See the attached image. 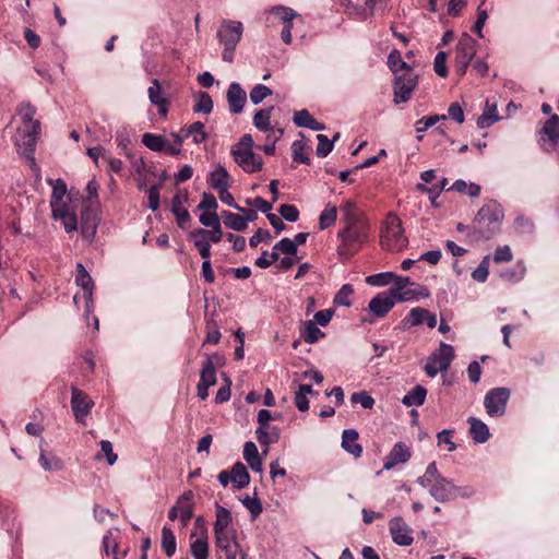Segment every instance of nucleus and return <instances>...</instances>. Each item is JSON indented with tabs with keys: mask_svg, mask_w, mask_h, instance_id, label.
<instances>
[{
	"mask_svg": "<svg viewBox=\"0 0 559 559\" xmlns=\"http://www.w3.org/2000/svg\"><path fill=\"white\" fill-rule=\"evenodd\" d=\"M343 223L344 227L337 231L341 243L336 251L341 258L349 259L368 241L370 224L365 215L352 210L344 214Z\"/></svg>",
	"mask_w": 559,
	"mask_h": 559,
	"instance_id": "obj_1",
	"label": "nucleus"
},
{
	"mask_svg": "<svg viewBox=\"0 0 559 559\" xmlns=\"http://www.w3.org/2000/svg\"><path fill=\"white\" fill-rule=\"evenodd\" d=\"M504 217L503 210L496 201H489L477 212L473 222V233L477 239L488 240L500 231Z\"/></svg>",
	"mask_w": 559,
	"mask_h": 559,
	"instance_id": "obj_2",
	"label": "nucleus"
},
{
	"mask_svg": "<svg viewBox=\"0 0 559 559\" xmlns=\"http://www.w3.org/2000/svg\"><path fill=\"white\" fill-rule=\"evenodd\" d=\"M16 115L20 116L23 127L17 129L15 143L23 147L25 154H32L40 132V122L34 119L36 108L29 103H22L16 108Z\"/></svg>",
	"mask_w": 559,
	"mask_h": 559,
	"instance_id": "obj_3",
	"label": "nucleus"
},
{
	"mask_svg": "<svg viewBox=\"0 0 559 559\" xmlns=\"http://www.w3.org/2000/svg\"><path fill=\"white\" fill-rule=\"evenodd\" d=\"M254 141L251 134H243L231 147L235 163L247 174L260 171L263 168V159L253 152Z\"/></svg>",
	"mask_w": 559,
	"mask_h": 559,
	"instance_id": "obj_4",
	"label": "nucleus"
},
{
	"mask_svg": "<svg viewBox=\"0 0 559 559\" xmlns=\"http://www.w3.org/2000/svg\"><path fill=\"white\" fill-rule=\"evenodd\" d=\"M380 246L391 252H400L407 246V238L404 235L402 221L390 212L386 214L380 231Z\"/></svg>",
	"mask_w": 559,
	"mask_h": 559,
	"instance_id": "obj_5",
	"label": "nucleus"
},
{
	"mask_svg": "<svg viewBox=\"0 0 559 559\" xmlns=\"http://www.w3.org/2000/svg\"><path fill=\"white\" fill-rule=\"evenodd\" d=\"M454 358V349L451 345L441 342L439 348L430 354L424 367L428 377H436L438 372L447 371Z\"/></svg>",
	"mask_w": 559,
	"mask_h": 559,
	"instance_id": "obj_6",
	"label": "nucleus"
},
{
	"mask_svg": "<svg viewBox=\"0 0 559 559\" xmlns=\"http://www.w3.org/2000/svg\"><path fill=\"white\" fill-rule=\"evenodd\" d=\"M477 41L468 34L462 35L454 51V69L462 76L475 57Z\"/></svg>",
	"mask_w": 559,
	"mask_h": 559,
	"instance_id": "obj_7",
	"label": "nucleus"
},
{
	"mask_svg": "<svg viewBox=\"0 0 559 559\" xmlns=\"http://www.w3.org/2000/svg\"><path fill=\"white\" fill-rule=\"evenodd\" d=\"M417 86V75L413 71L405 72L404 74H395L393 91L394 104L406 103L412 98L413 92Z\"/></svg>",
	"mask_w": 559,
	"mask_h": 559,
	"instance_id": "obj_8",
	"label": "nucleus"
},
{
	"mask_svg": "<svg viewBox=\"0 0 559 559\" xmlns=\"http://www.w3.org/2000/svg\"><path fill=\"white\" fill-rule=\"evenodd\" d=\"M510 391L507 388H495L487 392L484 405L490 417H500L504 414Z\"/></svg>",
	"mask_w": 559,
	"mask_h": 559,
	"instance_id": "obj_9",
	"label": "nucleus"
},
{
	"mask_svg": "<svg viewBox=\"0 0 559 559\" xmlns=\"http://www.w3.org/2000/svg\"><path fill=\"white\" fill-rule=\"evenodd\" d=\"M214 534L216 546L225 551L227 559H246L245 552L239 549L237 544L236 531L234 528L215 531Z\"/></svg>",
	"mask_w": 559,
	"mask_h": 559,
	"instance_id": "obj_10",
	"label": "nucleus"
},
{
	"mask_svg": "<svg viewBox=\"0 0 559 559\" xmlns=\"http://www.w3.org/2000/svg\"><path fill=\"white\" fill-rule=\"evenodd\" d=\"M94 402L82 390L72 386L71 389V408L73 415L79 423H84L85 417L90 414Z\"/></svg>",
	"mask_w": 559,
	"mask_h": 559,
	"instance_id": "obj_11",
	"label": "nucleus"
},
{
	"mask_svg": "<svg viewBox=\"0 0 559 559\" xmlns=\"http://www.w3.org/2000/svg\"><path fill=\"white\" fill-rule=\"evenodd\" d=\"M99 223V213L96 207L85 205L81 213L80 230L82 236L88 241L96 235Z\"/></svg>",
	"mask_w": 559,
	"mask_h": 559,
	"instance_id": "obj_12",
	"label": "nucleus"
},
{
	"mask_svg": "<svg viewBox=\"0 0 559 559\" xmlns=\"http://www.w3.org/2000/svg\"><path fill=\"white\" fill-rule=\"evenodd\" d=\"M242 24L237 21H224L217 32V37L224 46H237L242 36Z\"/></svg>",
	"mask_w": 559,
	"mask_h": 559,
	"instance_id": "obj_13",
	"label": "nucleus"
},
{
	"mask_svg": "<svg viewBox=\"0 0 559 559\" xmlns=\"http://www.w3.org/2000/svg\"><path fill=\"white\" fill-rule=\"evenodd\" d=\"M389 528L395 544L409 546L413 543L412 530L401 516L393 518L390 521Z\"/></svg>",
	"mask_w": 559,
	"mask_h": 559,
	"instance_id": "obj_14",
	"label": "nucleus"
},
{
	"mask_svg": "<svg viewBox=\"0 0 559 559\" xmlns=\"http://www.w3.org/2000/svg\"><path fill=\"white\" fill-rule=\"evenodd\" d=\"M457 487L451 481L443 478H437L433 484L429 486L430 495L438 501H449L457 497Z\"/></svg>",
	"mask_w": 559,
	"mask_h": 559,
	"instance_id": "obj_15",
	"label": "nucleus"
},
{
	"mask_svg": "<svg viewBox=\"0 0 559 559\" xmlns=\"http://www.w3.org/2000/svg\"><path fill=\"white\" fill-rule=\"evenodd\" d=\"M395 305L393 296L389 292L377 294L369 302V311L377 318H383Z\"/></svg>",
	"mask_w": 559,
	"mask_h": 559,
	"instance_id": "obj_16",
	"label": "nucleus"
},
{
	"mask_svg": "<svg viewBox=\"0 0 559 559\" xmlns=\"http://www.w3.org/2000/svg\"><path fill=\"white\" fill-rule=\"evenodd\" d=\"M409 459V448L403 442H397L393 445L390 453L384 457L383 469L390 471L397 464L406 463Z\"/></svg>",
	"mask_w": 559,
	"mask_h": 559,
	"instance_id": "obj_17",
	"label": "nucleus"
},
{
	"mask_svg": "<svg viewBox=\"0 0 559 559\" xmlns=\"http://www.w3.org/2000/svg\"><path fill=\"white\" fill-rule=\"evenodd\" d=\"M188 201V194L185 192H177L171 200V212L176 217L177 225L180 228H186L190 222V214L185 207V203Z\"/></svg>",
	"mask_w": 559,
	"mask_h": 559,
	"instance_id": "obj_18",
	"label": "nucleus"
},
{
	"mask_svg": "<svg viewBox=\"0 0 559 559\" xmlns=\"http://www.w3.org/2000/svg\"><path fill=\"white\" fill-rule=\"evenodd\" d=\"M227 102L233 114H240L247 102V94L239 83L233 82L227 90Z\"/></svg>",
	"mask_w": 559,
	"mask_h": 559,
	"instance_id": "obj_19",
	"label": "nucleus"
},
{
	"mask_svg": "<svg viewBox=\"0 0 559 559\" xmlns=\"http://www.w3.org/2000/svg\"><path fill=\"white\" fill-rule=\"evenodd\" d=\"M248 217L245 218L243 216L239 214H235L228 211H223L221 216L224 222V224L236 231H242L247 229L248 227V219H253L255 217V213L253 211L248 210L247 211Z\"/></svg>",
	"mask_w": 559,
	"mask_h": 559,
	"instance_id": "obj_20",
	"label": "nucleus"
},
{
	"mask_svg": "<svg viewBox=\"0 0 559 559\" xmlns=\"http://www.w3.org/2000/svg\"><path fill=\"white\" fill-rule=\"evenodd\" d=\"M194 495L191 490L185 491L178 498L179 519L182 526H187L193 516V502Z\"/></svg>",
	"mask_w": 559,
	"mask_h": 559,
	"instance_id": "obj_21",
	"label": "nucleus"
},
{
	"mask_svg": "<svg viewBox=\"0 0 559 559\" xmlns=\"http://www.w3.org/2000/svg\"><path fill=\"white\" fill-rule=\"evenodd\" d=\"M75 283L83 289L84 297L86 299V306L90 307V304L92 302L94 283L82 263L76 264Z\"/></svg>",
	"mask_w": 559,
	"mask_h": 559,
	"instance_id": "obj_22",
	"label": "nucleus"
},
{
	"mask_svg": "<svg viewBox=\"0 0 559 559\" xmlns=\"http://www.w3.org/2000/svg\"><path fill=\"white\" fill-rule=\"evenodd\" d=\"M275 109L274 106L258 110L252 119L253 126L262 132H272L278 128L277 123H272V112Z\"/></svg>",
	"mask_w": 559,
	"mask_h": 559,
	"instance_id": "obj_23",
	"label": "nucleus"
},
{
	"mask_svg": "<svg viewBox=\"0 0 559 559\" xmlns=\"http://www.w3.org/2000/svg\"><path fill=\"white\" fill-rule=\"evenodd\" d=\"M411 325H419L421 323H426L428 328L433 329L437 325V317L436 314L429 312L424 308H413L408 318Z\"/></svg>",
	"mask_w": 559,
	"mask_h": 559,
	"instance_id": "obj_24",
	"label": "nucleus"
},
{
	"mask_svg": "<svg viewBox=\"0 0 559 559\" xmlns=\"http://www.w3.org/2000/svg\"><path fill=\"white\" fill-rule=\"evenodd\" d=\"M358 432L355 429H345L342 435V448L356 459L361 456L362 448L357 443Z\"/></svg>",
	"mask_w": 559,
	"mask_h": 559,
	"instance_id": "obj_25",
	"label": "nucleus"
},
{
	"mask_svg": "<svg viewBox=\"0 0 559 559\" xmlns=\"http://www.w3.org/2000/svg\"><path fill=\"white\" fill-rule=\"evenodd\" d=\"M148 98L151 103L158 107V112L163 117L167 115V99L162 95V88L159 81L157 79H154L152 81L151 86L148 87Z\"/></svg>",
	"mask_w": 559,
	"mask_h": 559,
	"instance_id": "obj_26",
	"label": "nucleus"
},
{
	"mask_svg": "<svg viewBox=\"0 0 559 559\" xmlns=\"http://www.w3.org/2000/svg\"><path fill=\"white\" fill-rule=\"evenodd\" d=\"M467 421L469 424V433L476 443H484L489 439V429L485 423L475 417H468Z\"/></svg>",
	"mask_w": 559,
	"mask_h": 559,
	"instance_id": "obj_27",
	"label": "nucleus"
},
{
	"mask_svg": "<svg viewBox=\"0 0 559 559\" xmlns=\"http://www.w3.org/2000/svg\"><path fill=\"white\" fill-rule=\"evenodd\" d=\"M142 143L153 152H165L168 154L169 140L163 135L144 133L142 135Z\"/></svg>",
	"mask_w": 559,
	"mask_h": 559,
	"instance_id": "obj_28",
	"label": "nucleus"
},
{
	"mask_svg": "<svg viewBox=\"0 0 559 559\" xmlns=\"http://www.w3.org/2000/svg\"><path fill=\"white\" fill-rule=\"evenodd\" d=\"M51 212H52V217L55 219H60L62 222V225L67 233H71V231L78 229L76 215L74 213H70L67 210V206L53 209V210H51Z\"/></svg>",
	"mask_w": 559,
	"mask_h": 559,
	"instance_id": "obj_29",
	"label": "nucleus"
},
{
	"mask_svg": "<svg viewBox=\"0 0 559 559\" xmlns=\"http://www.w3.org/2000/svg\"><path fill=\"white\" fill-rule=\"evenodd\" d=\"M500 118L497 114V105L487 100L483 114L477 119V127L479 129H486L492 126Z\"/></svg>",
	"mask_w": 559,
	"mask_h": 559,
	"instance_id": "obj_30",
	"label": "nucleus"
},
{
	"mask_svg": "<svg viewBox=\"0 0 559 559\" xmlns=\"http://www.w3.org/2000/svg\"><path fill=\"white\" fill-rule=\"evenodd\" d=\"M199 383L212 386L216 383V369L210 355L202 362Z\"/></svg>",
	"mask_w": 559,
	"mask_h": 559,
	"instance_id": "obj_31",
	"label": "nucleus"
},
{
	"mask_svg": "<svg viewBox=\"0 0 559 559\" xmlns=\"http://www.w3.org/2000/svg\"><path fill=\"white\" fill-rule=\"evenodd\" d=\"M395 304L404 302L419 298H426L429 296V290L425 286H417L416 288H405L395 295H392Z\"/></svg>",
	"mask_w": 559,
	"mask_h": 559,
	"instance_id": "obj_32",
	"label": "nucleus"
},
{
	"mask_svg": "<svg viewBox=\"0 0 559 559\" xmlns=\"http://www.w3.org/2000/svg\"><path fill=\"white\" fill-rule=\"evenodd\" d=\"M231 481L237 489L245 488L250 483V475L241 462L234 464L230 471Z\"/></svg>",
	"mask_w": 559,
	"mask_h": 559,
	"instance_id": "obj_33",
	"label": "nucleus"
},
{
	"mask_svg": "<svg viewBox=\"0 0 559 559\" xmlns=\"http://www.w3.org/2000/svg\"><path fill=\"white\" fill-rule=\"evenodd\" d=\"M209 181L214 190L219 191L229 187V174L225 167L219 166L210 174Z\"/></svg>",
	"mask_w": 559,
	"mask_h": 559,
	"instance_id": "obj_34",
	"label": "nucleus"
},
{
	"mask_svg": "<svg viewBox=\"0 0 559 559\" xmlns=\"http://www.w3.org/2000/svg\"><path fill=\"white\" fill-rule=\"evenodd\" d=\"M190 552L194 559H207L209 558V544L206 531L201 533L199 538H195L190 544Z\"/></svg>",
	"mask_w": 559,
	"mask_h": 559,
	"instance_id": "obj_35",
	"label": "nucleus"
},
{
	"mask_svg": "<svg viewBox=\"0 0 559 559\" xmlns=\"http://www.w3.org/2000/svg\"><path fill=\"white\" fill-rule=\"evenodd\" d=\"M255 435L260 444L265 447L275 443L280 440V429L277 427H258L255 430Z\"/></svg>",
	"mask_w": 559,
	"mask_h": 559,
	"instance_id": "obj_36",
	"label": "nucleus"
},
{
	"mask_svg": "<svg viewBox=\"0 0 559 559\" xmlns=\"http://www.w3.org/2000/svg\"><path fill=\"white\" fill-rule=\"evenodd\" d=\"M215 515L216 521L214 523V532L215 531H226L233 530L231 525V513L226 508L216 503L215 506Z\"/></svg>",
	"mask_w": 559,
	"mask_h": 559,
	"instance_id": "obj_37",
	"label": "nucleus"
},
{
	"mask_svg": "<svg viewBox=\"0 0 559 559\" xmlns=\"http://www.w3.org/2000/svg\"><path fill=\"white\" fill-rule=\"evenodd\" d=\"M427 390L421 385H416L402 399V403L409 406H420L425 403Z\"/></svg>",
	"mask_w": 559,
	"mask_h": 559,
	"instance_id": "obj_38",
	"label": "nucleus"
},
{
	"mask_svg": "<svg viewBox=\"0 0 559 559\" xmlns=\"http://www.w3.org/2000/svg\"><path fill=\"white\" fill-rule=\"evenodd\" d=\"M526 266L522 261L515 263L512 269L501 272L500 277L508 283H516L524 278Z\"/></svg>",
	"mask_w": 559,
	"mask_h": 559,
	"instance_id": "obj_39",
	"label": "nucleus"
},
{
	"mask_svg": "<svg viewBox=\"0 0 559 559\" xmlns=\"http://www.w3.org/2000/svg\"><path fill=\"white\" fill-rule=\"evenodd\" d=\"M542 133L546 135L554 144L559 140V117L551 115L542 129Z\"/></svg>",
	"mask_w": 559,
	"mask_h": 559,
	"instance_id": "obj_40",
	"label": "nucleus"
},
{
	"mask_svg": "<svg viewBox=\"0 0 559 559\" xmlns=\"http://www.w3.org/2000/svg\"><path fill=\"white\" fill-rule=\"evenodd\" d=\"M313 321L309 320L304 323L301 336L308 344H313L324 336V333L317 326Z\"/></svg>",
	"mask_w": 559,
	"mask_h": 559,
	"instance_id": "obj_41",
	"label": "nucleus"
},
{
	"mask_svg": "<svg viewBox=\"0 0 559 559\" xmlns=\"http://www.w3.org/2000/svg\"><path fill=\"white\" fill-rule=\"evenodd\" d=\"M185 135L192 136L194 144H201L207 139V133L204 131V124L200 121L193 122L185 127Z\"/></svg>",
	"mask_w": 559,
	"mask_h": 559,
	"instance_id": "obj_42",
	"label": "nucleus"
},
{
	"mask_svg": "<svg viewBox=\"0 0 559 559\" xmlns=\"http://www.w3.org/2000/svg\"><path fill=\"white\" fill-rule=\"evenodd\" d=\"M66 193H67L66 183L61 179L56 180L52 186V194H51V200H50L51 210L61 207V206H66V204L63 203V198H64Z\"/></svg>",
	"mask_w": 559,
	"mask_h": 559,
	"instance_id": "obj_43",
	"label": "nucleus"
},
{
	"mask_svg": "<svg viewBox=\"0 0 559 559\" xmlns=\"http://www.w3.org/2000/svg\"><path fill=\"white\" fill-rule=\"evenodd\" d=\"M337 218V209L335 205L326 204L319 216V227L321 230L326 229L335 224Z\"/></svg>",
	"mask_w": 559,
	"mask_h": 559,
	"instance_id": "obj_44",
	"label": "nucleus"
},
{
	"mask_svg": "<svg viewBox=\"0 0 559 559\" xmlns=\"http://www.w3.org/2000/svg\"><path fill=\"white\" fill-rule=\"evenodd\" d=\"M190 237L191 238L203 237L209 242L212 241L214 243H217L222 240L223 231H222L221 225H217L215 227H211L210 230L202 229V228L194 229L193 231H191Z\"/></svg>",
	"mask_w": 559,
	"mask_h": 559,
	"instance_id": "obj_45",
	"label": "nucleus"
},
{
	"mask_svg": "<svg viewBox=\"0 0 559 559\" xmlns=\"http://www.w3.org/2000/svg\"><path fill=\"white\" fill-rule=\"evenodd\" d=\"M176 537L173 531L164 526L162 530V549L167 557H171L176 552Z\"/></svg>",
	"mask_w": 559,
	"mask_h": 559,
	"instance_id": "obj_46",
	"label": "nucleus"
},
{
	"mask_svg": "<svg viewBox=\"0 0 559 559\" xmlns=\"http://www.w3.org/2000/svg\"><path fill=\"white\" fill-rule=\"evenodd\" d=\"M388 66L394 74L401 70L405 72L412 71V68L402 59L401 52L397 49H393L389 53Z\"/></svg>",
	"mask_w": 559,
	"mask_h": 559,
	"instance_id": "obj_47",
	"label": "nucleus"
},
{
	"mask_svg": "<svg viewBox=\"0 0 559 559\" xmlns=\"http://www.w3.org/2000/svg\"><path fill=\"white\" fill-rule=\"evenodd\" d=\"M447 117L444 115H432L428 117H423L416 122V132L419 134L417 140L420 141L423 139L421 133L428 130V128L435 126L437 122L444 120Z\"/></svg>",
	"mask_w": 559,
	"mask_h": 559,
	"instance_id": "obj_48",
	"label": "nucleus"
},
{
	"mask_svg": "<svg viewBox=\"0 0 559 559\" xmlns=\"http://www.w3.org/2000/svg\"><path fill=\"white\" fill-rule=\"evenodd\" d=\"M205 328H206V337L205 343L217 344L221 340V332L217 322L213 318H207L205 313Z\"/></svg>",
	"mask_w": 559,
	"mask_h": 559,
	"instance_id": "obj_49",
	"label": "nucleus"
},
{
	"mask_svg": "<svg viewBox=\"0 0 559 559\" xmlns=\"http://www.w3.org/2000/svg\"><path fill=\"white\" fill-rule=\"evenodd\" d=\"M354 293V288L350 284H344L341 289L335 294L333 302L336 306L350 307V296Z\"/></svg>",
	"mask_w": 559,
	"mask_h": 559,
	"instance_id": "obj_50",
	"label": "nucleus"
},
{
	"mask_svg": "<svg viewBox=\"0 0 559 559\" xmlns=\"http://www.w3.org/2000/svg\"><path fill=\"white\" fill-rule=\"evenodd\" d=\"M100 444V452H98L95 455V460L100 461L103 459V455L106 457L107 463L109 465H114L117 462V454L114 452L112 444L108 440H102L99 442Z\"/></svg>",
	"mask_w": 559,
	"mask_h": 559,
	"instance_id": "obj_51",
	"label": "nucleus"
},
{
	"mask_svg": "<svg viewBox=\"0 0 559 559\" xmlns=\"http://www.w3.org/2000/svg\"><path fill=\"white\" fill-rule=\"evenodd\" d=\"M213 109V100L209 93L200 92L198 96V102L193 106L194 112H202L209 115Z\"/></svg>",
	"mask_w": 559,
	"mask_h": 559,
	"instance_id": "obj_52",
	"label": "nucleus"
},
{
	"mask_svg": "<svg viewBox=\"0 0 559 559\" xmlns=\"http://www.w3.org/2000/svg\"><path fill=\"white\" fill-rule=\"evenodd\" d=\"M396 275L392 272H383L366 277V283L371 286H385L393 282Z\"/></svg>",
	"mask_w": 559,
	"mask_h": 559,
	"instance_id": "obj_53",
	"label": "nucleus"
},
{
	"mask_svg": "<svg viewBox=\"0 0 559 559\" xmlns=\"http://www.w3.org/2000/svg\"><path fill=\"white\" fill-rule=\"evenodd\" d=\"M39 463L45 471H60L63 466V463L59 457L55 455L48 457L44 450L40 451Z\"/></svg>",
	"mask_w": 559,
	"mask_h": 559,
	"instance_id": "obj_54",
	"label": "nucleus"
},
{
	"mask_svg": "<svg viewBox=\"0 0 559 559\" xmlns=\"http://www.w3.org/2000/svg\"><path fill=\"white\" fill-rule=\"evenodd\" d=\"M437 478L443 477L438 473L436 463L432 462L427 466L425 474L418 478V484L423 487H429Z\"/></svg>",
	"mask_w": 559,
	"mask_h": 559,
	"instance_id": "obj_55",
	"label": "nucleus"
},
{
	"mask_svg": "<svg viewBox=\"0 0 559 559\" xmlns=\"http://www.w3.org/2000/svg\"><path fill=\"white\" fill-rule=\"evenodd\" d=\"M170 136L173 138V142L169 141L168 155H179L181 152L182 143L188 138L185 135V128H182L180 132H171Z\"/></svg>",
	"mask_w": 559,
	"mask_h": 559,
	"instance_id": "obj_56",
	"label": "nucleus"
},
{
	"mask_svg": "<svg viewBox=\"0 0 559 559\" xmlns=\"http://www.w3.org/2000/svg\"><path fill=\"white\" fill-rule=\"evenodd\" d=\"M270 95H272L271 88L263 84H257L250 92V100L253 105H258Z\"/></svg>",
	"mask_w": 559,
	"mask_h": 559,
	"instance_id": "obj_57",
	"label": "nucleus"
},
{
	"mask_svg": "<svg viewBox=\"0 0 559 559\" xmlns=\"http://www.w3.org/2000/svg\"><path fill=\"white\" fill-rule=\"evenodd\" d=\"M318 145L316 153L319 157H325L328 156L332 150H333V141H330V139L324 134H318L317 135Z\"/></svg>",
	"mask_w": 559,
	"mask_h": 559,
	"instance_id": "obj_58",
	"label": "nucleus"
},
{
	"mask_svg": "<svg viewBox=\"0 0 559 559\" xmlns=\"http://www.w3.org/2000/svg\"><path fill=\"white\" fill-rule=\"evenodd\" d=\"M271 12L276 15L282 22L283 24L285 22H289V20H295L297 17H300V15L294 11L293 9L290 8H286V7H274Z\"/></svg>",
	"mask_w": 559,
	"mask_h": 559,
	"instance_id": "obj_59",
	"label": "nucleus"
},
{
	"mask_svg": "<svg viewBox=\"0 0 559 559\" xmlns=\"http://www.w3.org/2000/svg\"><path fill=\"white\" fill-rule=\"evenodd\" d=\"M241 502L250 511L253 519L262 513V503L257 497L246 496Z\"/></svg>",
	"mask_w": 559,
	"mask_h": 559,
	"instance_id": "obj_60",
	"label": "nucleus"
},
{
	"mask_svg": "<svg viewBox=\"0 0 559 559\" xmlns=\"http://www.w3.org/2000/svg\"><path fill=\"white\" fill-rule=\"evenodd\" d=\"M352 403L360 404L364 408L370 409L374 405V399L367 392H355L350 396Z\"/></svg>",
	"mask_w": 559,
	"mask_h": 559,
	"instance_id": "obj_61",
	"label": "nucleus"
},
{
	"mask_svg": "<svg viewBox=\"0 0 559 559\" xmlns=\"http://www.w3.org/2000/svg\"><path fill=\"white\" fill-rule=\"evenodd\" d=\"M489 274V257H485L483 261L479 263L478 267L475 269L472 273V277L480 283L486 282Z\"/></svg>",
	"mask_w": 559,
	"mask_h": 559,
	"instance_id": "obj_62",
	"label": "nucleus"
},
{
	"mask_svg": "<svg viewBox=\"0 0 559 559\" xmlns=\"http://www.w3.org/2000/svg\"><path fill=\"white\" fill-rule=\"evenodd\" d=\"M389 4V0H367L366 9L368 13L365 15V19L368 16H372L376 13L383 12Z\"/></svg>",
	"mask_w": 559,
	"mask_h": 559,
	"instance_id": "obj_63",
	"label": "nucleus"
},
{
	"mask_svg": "<svg viewBox=\"0 0 559 559\" xmlns=\"http://www.w3.org/2000/svg\"><path fill=\"white\" fill-rule=\"evenodd\" d=\"M275 250H280V252L285 255H297L296 243L293 242L289 238H283L277 243L274 245Z\"/></svg>",
	"mask_w": 559,
	"mask_h": 559,
	"instance_id": "obj_64",
	"label": "nucleus"
}]
</instances>
